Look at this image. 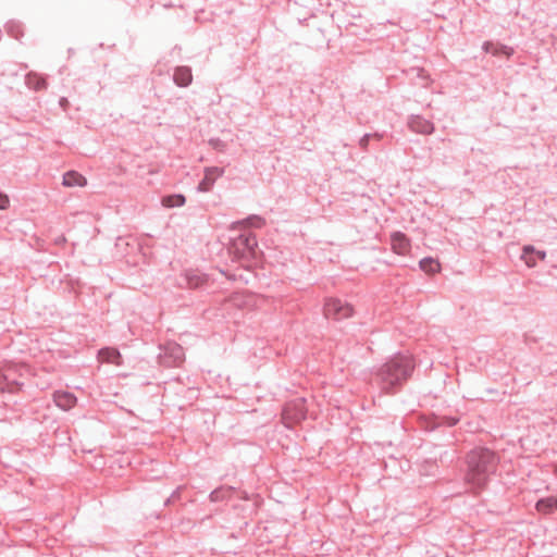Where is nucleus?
I'll use <instances>...</instances> for the list:
<instances>
[{"label":"nucleus","instance_id":"6e6552de","mask_svg":"<svg viewBox=\"0 0 557 557\" xmlns=\"http://www.w3.org/2000/svg\"><path fill=\"white\" fill-rule=\"evenodd\" d=\"M224 174L223 168L211 166L205 170V177L198 185V190L209 191L213 186L215 180Z\"/></svg>","mask_w":557,"mask_h":557},{"label":"nucleus","instance_id":"412c9836","mask_svg":"<svg viewBox=\"0 0 557 557\" xmlns=\"http://www.w3.org/2000/svg\"><path fill=\"white\" fill-rule=\"evenodd\" d=\"M420 269L426 273H435L438 271L440 264L431 257L423 258L419 262Z\"/></svg>","mask_w":557,"mask_h":557},{"label":"nucleus","instance_id":"39448f33","mask_svg":"<svg viewBox=\"0 0 557 557\" xmlns=\"http://www.w3.org/2000/svg\"><path fill=\"white\" fill-rule=\"evenodd\" d=\"M256 235L251 232H244L232 243V249L237 258H245L248 253H253L257 247Z\"/></svg>","mask_w":557,"mask_h":557},{"label":"nucleus","instance_id":"aec40b11","mask_svg":"<svg viewBox=\"0 0 557 557\" xmlns=\"http://www.w3.org/2000/svg\"><path fill=\"white\" fill-rule=\"evenodd\" d=\"M521 259L529 268L536 265L537 259L535 257V248L531 245L524 246L522 249Z\"/></svg>","mask_w":557,"mask_h":557},{"label":"nucleus","instance_id":"7c9ffc66","mask_svg":"<svg viewBox=\"0 0 557 557\" xmlns=\"http://www.w3.org/2000/svg\"><path fill=\"white\" fill-rule=\"evenodd\" d=\"M65 242V237L61 236L59 239H57V244H61Z\"/></svg>","mask_w":557,"mask_h":557},{"label":"nucleus","instance_id":"9b49d317","mask_svg":"<svg viewBox=\"0 0 557 557\" xmlns=\"http://www.w3.org/2000/svg\"><path fill=\"white\" fill-rule=\"evenodd\" d=\"M392 248L398 255H406L410 249L409 238L401 232H395L391 235Z\"/></svg>","mask_w":557,"mask_h":557},{"label":"nucleus","instance_id":"1a4fd4ad","mask_svg":"<svg viewBox=\"0 0 557 557\" xmlns=\"http://www.w3.org/2000/svg\"><path fill=\"white\" fill-rule=\"evenodd\" d=\"M408 126L412 132L419 134L429 135L434 132L433 123L420 115H412L408 121Z\"/></svg>","mask_w":557,"mask_h":557},{"label":"nucleus","instance_id":"c756f323","mask_svg":"<svg viewBox=\"0 0 557 557\" xmlns=\"http://www.w3.org/2000/svg\"><path fill=\"white\" fill-rule=\"evenodd\" d=\"M7 381V377L3 376V375H0V391L1 392H4L5 391V386H4V382Z\"/></svg>","mask_w":557,"mask_h":557},{"label":"nucleus","instance_id":"a878e982","mask_svg":"<svg viewBox=\"0 0 557 557\" xmlns=\"http://www.w3.org/2000/svg\"><path fill=\"white\" fill-rule=\"evenodd\" d=\"M210 145H211L214 149H216V150H219V151H224V149H225V147H226L225 143H224L223 140L219 139V138H212V139H210Z\"/></svg>","mask_w":557,"mask_h":557},{"label":"nucleus","instance_id":"6ab92c4d","mask_svg":"<svg viewBox=\"0 0 557 557\" xmlns=\"http://www.w3.org/2000/svg\"><path fill=\"white\" fill-rule=\"evenodd\" d=\"M185 201V196L182 194L169 195L162 198V205L166 208L182 207Z\"/></svg>","mask_w":557,"mask_h":557},{"label":"nucleus","instance_id":"f03ea898","mask_svg":"<svg viewBox=\"0 0 557 557\" xmlns=\"http://www.w3.org/2000/svg\"><path fill=\"white\" fill-rule=\"evenodd\" d=\"M466 481L473 490H482L490 476L495 473L498 465L496 454L484 447L470 450L466 457Z\"/></svg>","mask_w":557,"mask_h":557},{"label":"nucleus","instance_id":"4be33fe9","mask_svg":"<svg viewBox=\"0 0 557 557\" xmlns=\"http://www.w3.org/2000/svg\"><path fill=\"white\" fill-rule=\"evenodd\" d=\"M7 30L15 39H18L21 36H23L22 26L15 22L7 24Z\"/></svg>","mask_w":557,"mask_h":557},{"label":"nucleus","instance_id":"9d476101","mask_svg":"<svg viewBox=\"0 0 557 557\" xmlns=\"http://www.w3.org/2000/svg\"><path fill=\"white\" fill-rule=\"evenodd\" d=\"M76 397L74 394L65 391H57L53 393V401L54 404L61 408L62 410H70L76 404Z\"/></svg>","mask_w":557,"mask_h":557},{"label":"nucleus","instance_id":"f257e3e1","mask_svg":"<svg viewBox=\"0 0 557 557\" xmlns=\"http://www.w3.org/2000/svg\"><path fill=\"white\" fill-rule=\"evenodd\" d=\"M413 369V359L410 356L398 354L377 369L375 381L383 392L396 393L411 376Z\"/></svg>","mask_w":557,"mask_h":557},{"label":"nucleus","instance_id":"4468645a","mask_svg":"<svg viewBox=\"0 0 557 557\" xmlns=\"http://www.w3.org/2000/svg\"><path fill=\"white\" fill-rule=\"evenodd\" d=\"M25 84L29 89L36 91L45 90L48 86L46 78L34 72H30L25 76Z\"/></svg>","mask_w":557,"mask_h":557},{"label":"nucleus","instance_id":"cd10ccee","mask_svg":"<svg viewBox=\"0 0 557 557\" xmlns=\"http://www.w3.org/2000/svg\"><path fill=\"white\" fill-rule=\"evenodd\" d=\"M495 47H497V44H494L492 41H485L483 44V50L487 53H492V51L495 49Z\"/></svg>","mask_w":557,"mask_h":557},{"label":"nucleus","instance_id":"0eeeda50","mask_svg":"<svg viewBox=\"0 0 557 557\" xmlns=\"http://www.w3.org/2000/svg\"><path fill=\"white\" fill-rule=\"evenodd\" d=\"M460 418L458 416H436L433 414L429 417L424 421V429L426 431H434L442 426H454L459 422Z\"/></svg>","mask_w":557,"mask_h":557},{"label":"nucleus","instance_id":"bb28decb","mask_svg":"<svg viewBox=\"0 0 557 557\" xmlns=\"http://www.w3.org/2000/svg\"><path fill=\"white\" fill-rule=\"evenodd\" d=\"M10 200L5 194L0 193V210H4L9 207Z\"/></svg>","mask_w":557,"mask_h":557},{"label":"nucleus","instance_id":"f3484780","mask_svg":"<svg viewBox=\"0 0 557 557\" xmlns=\"http://www.w3.org/2000/svg\"><path fill=\"white\" fill-rule=\"evenodd\" d=\"M264 225H265L264 218H262L260 215L252 214V215H249L248 218H246L243 221L236 222L234 224V227H237V226H248V227L261 228Z\"/></svg>","mask_w":557,"mask_h":557},{"label":"nucleus","instance_id":"20e7f679","mask_svg":"<svg viewBox=\"0 0 557 557\" xmlns=\"http://www.w3.org/2000/svg\"><path fill=\"white\" fill-rule=\"evenodd\" d=\"M352 312V307L341 299L330 298L324 305V315L327 319L341 321L351 317Z\"/></svg>","mask_w":557,"mask_h":557},{"label":"nucleus","instance_id":"2eb2a0df","mask_svg":"<svg viewBox=\"0 0 557 557\" xmlns=\"http://www.w3.org/2000/svg\"><path fill=\"white\" fill-rule=\"evenodd\" d=\"M62 184L66 187H83L87 184V180L76 171H69L64 173Z\"/></svg>","mask_w":557,"mask_h":557},{"label":"nucleus","instance_id":"393cba45","mask_svg":"<svg viewBox=\"0 0 557 557\" xmlns=\"http://www.w3.org/2000/svg\"><path fill=\"white\" fill-rule=\"evenodd\" d=\"M183 490L182 486H178L176 490L172 492V494L165 499L164 505L169 506L171 504H174L176 500L181 497V491Z\"/></svg>","mask_w":557,"mask_h":557},{"label":"nucleus","instance_id":"7ed1b4c3","mask_svg":"<svg viewBox=\"0 0 557 557\" xmlns=\"http://www.w3.org/2000/svg\"><path fill=\"white\" fill-rule=\"evenodd\" d=\"M307 417V408L305 398H296L288 401L282 412L283 420L288 423H299Z\"/></svg>","mask_w":557,"mask_h":557},{"label":"nucleus","instance_id":"c85d7f7f","mask_svg":"<svg viewBox=\"0 0 557 557\" xmlns=\"http://www.w3.org/2000/svg\"><path fill=\"white\" fill-rule=\"evenodd\" d=\"M536 259L544 260L546 258V252L542 250H535Z\"/></svg>","mask_w":557,"mask_h":557},{"label":"nucleus","instance_id":"dca6fc26","mask_svg":"<svg viewBox=\"0 0 557 557\" xmlns=\"http://www.w3.org/2000/svg\"><path fill=\"white\" fill-rule=\"evenodd\" d=\"M535 508L539 512L548 515L557 509V497L548 496L536 502Z\"/></svg>","mask_w":557,"mask_h":557},{"label":"nucleus","instance_id":"a211bd4d","mask_svg":"<svg viewBox=\"0 0 557 557\" xmlns=\"http://www.w3.org/2000/svg\"><path fill=\"white\" fill-rule=\"evenodd\" d=\"M234 493V488L233 487H224V486H221V487H218L215 490H213L209 497H210V500L211 502H222V500H225L227 498H231L232 495Z\"/></svg>","mask_w":557,"mask_h":557},{"label":"nucleus","instance_id":"5701e85b","mask_svg":"<svg viewBox=\"0 0 557 557\" xmlns=\"http://www.w3.org/2000/svg\"><path fill=\"white\" fill-rule=\"evenodd\" d=\"M381 138H382V136L376 133L375 134H364L359 140V146L362 150L367 151L371 139L380 140Z\"/></svg>","mask_w":557,"mask_h":557},{"label":"nucleus","instance_id":"ddd939ff","mask_svg":"<svg viewBox=\"0 0 557 557\" xmlns=\"http://www.w3.org/2000/svg\"><path fill=\"white\" fill-rule=\"evenodd\" d=\"M174 83L180 87H187L193 82L191 69L189 66H177L173 74Z\"/></svg>","mask_w":557,"mask_h":557},{"label":"nucleus","instance_id":"b1692460","mask_svg":"<svg viewBox=\"0 0 557 557\" xmlns=\"http://www.w3.org/2000/svg\"><path fill=\"white\" fill-rule=\"evenodd\" d=\"M513 53V49L505 46V45H498L495 47V49L492 51L493 55H505L507 58H510Z\"/></svg>","mask_w":557,"mask_h":557},{"label":"nucleus","instance_id":"f8f14e48","mask_svg":"<svg viewBox=\"0 0 557 557\" xmlns=\"http://www.w3.org/2000/svg\"><path fill=\"white\" fill-rule=\"evenodd\" d=\"M183 281L188 288H201L208 282V276L199 271H187Z\"/></svg>","mask_w":557,"mask_h":557},{"label":"nucleus","instance_id":"423d86ee","mask_svg":"<svg viewBox=\"0 0 557 557\" xmlns=\"http://www.w3.org/2000/svg\"><path fill=\"white\" fill-rule=\"evenodd\" d=\"M185 358L184 349L176 343H168L160 355V362L165 367H178Z\"/></svg>","mask_w":557,"mask_h":557}]
</instances>
